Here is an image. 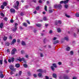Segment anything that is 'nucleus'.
<instances>
[{
    "mask_svg": "<svg viewBox=\"0 0 79 79\" xmlns=\"http://www.w3.org/2000/svg\"><path fill=\"white\" fill-rule=\"evenodd\" d=\"M52 66H51V69L52 70V71H55V68H57V65H56V64H55V63H53L52 64Z\"/></svg>",
    "mask_w": 79,
    "mask_h": 79,
    "instance_id": "f257e3e1",
    "label": "nucleus"
},
{
    "mask_svg": "<svg viewBox=\"0 0 79 79\" xmlns=\"http://www.w3.org/2000/svg\"><path fill=\"white\" fill-rule=\"evenodd\" d=\"M19 2L17 1L16 4H15L14 5V7L15 9H18V6H19Z\"/></svg>",
    "mask_w": 79,
    "mask_h": 79,
    "instance_id": "f03ea898",
    "label": "nucleus"
},
{
    "mask_svg": "<svg viewBox=\"0 0 79 79\" xmlns=\"http://www.w3.org/2000/svg\"><path fill=\"white\" fill-rule=\"evenodd\" d=\"M54 8H58L59 9H61L62 8V6L61 4H55L54 5Z\"/></svg>",
    "mask_w": 79,
    "mask_h": 79,
    "instance_id": "7ed1b4c3",
    "label": "nucleus"
},
{
    "mask_svg": "<svg viewBox=\"0 0 79 79\" xmlns=\"http://www.w3.org/2000/svg\"><path fill=\"white\" fill-rule=\"evenodd\" d=\"M68 2H69V0H66L64 1H62L60 2V3L61 4L64 3V4H66L68 3Z\"/></svg>",
    "mask_w": 79,
    "mask_h": 79,
    "instance_id": "20e7f679",
    "label": "nucleus"
},
{
    "mask_svg": "<svg viewBox=\"0 0 79 79\" xmlns=\"http://www.w3.org/2000/svg\"><path fill=\"white\" fill-rule=\"evenodd\" d=\"M18 23H15V28L13 29L12 31H14V32H15L16 31V30H17V28H18V27H17V26H18Z\"/></svg>",
    "mask_w": 79,
    "mask_h": 79,
    "instance_id": "39448f33",
    "label": "nucleus"
},
{
    "mask_svg": "<svg viewBox=\"0 0 79 79\" xmlns=\"http://www.w3.org/2000/svg\"><path fill=\"white\" fill-rule=\"evenodd\" d=\"M17 60H18L19 61H20V62H21L22 61H24V58L22 57V59L20 58V57H19V58H17Z\"/></svg>",
    "mask_w": 79,
    "mask_h": 79,
    "instance_id": "423d86ee",
    "label": "nucleus"
},
{
    "mask_svg": "<svg viewBox=\"0 0 79 79\" xmlns=\"http://www.w3.org/2000/svg\"><path fill=\"white\" fill-rule=\"evenodd\" d=\"M16 51V49L14 48L11 52V54L12 55H14L15 53V52Z\"/></svg>",
    "mask_w": 79,
    "mask_h": 79,
    "instance_id": "0eeeda50",
    "label": "nucleus"
},
{
    "mask_svg": "<svg viewBox=\"0 0 79 79\" xmlns=\"http://www.w3.org/2000/svg\"><path fill=\"white\" fill-rule=\"evenodd\" d=\"M16 41V40H15V39H14L12 40V42L11 43V45H14V44L15 43Z\"/></svg>",
    "mask_w": 79,
    "mask_h": 79,
    "instance_id": "6e6552de",
    "label": "nucleus"
},
{
    "mask_svg": "<svg viewBox=\"0 0 79 79\" xmlns=\"http://www.w3.org/2000/svg\"><path fill=\"white\" fill-rule=\"evenodd\" d=\"M10 10V12L11 13H14L15 12V10L13 9H11Z\"/></svg>",
    "mask_w": 79,
    "mask_h": 79,
    "instance_id": "1a4fd4ad",
    "label": "nucleus"
},
{
    "mask_svg": "<svg viewBox=\"0 0 79 79\" xmlns=\"http://www.w3.org/2000/svg\"><path fill=\"white\" fill-rule=\"evenodd\" d=\"M38 76L40 77H41L43 76H42V74L41 73H39L38 74Z\"/></svg>",
    "mask_w": 79,
    "mask_h": 79,
    "instance_id": "9d476101",
    "label": "nucleus"
},
{
    "mask_svg": "<svg viewBox=\"0 0 79 79\" xmlns=\"http://www.w3.org/2000/svg\"><path fill=\"white\" fill-rule=\"evenodd\" d=\"M22 45L25 46L26 45V43H25V42L23 41H22Z\"/></svg>",
    "mask_w": 79,
    "mask_h": 79,
    "instance_id": "9b49d317",
    "label": "nucleus"
},
{
    "mask_svg": "<svg viewBox=\"0 0 79 79\" xmlns=\"http://www.w3.org/2000/svg\"><path fill=\"white\" fill-rule=\"evenodd\" d=\"M36 25L37 27H41V26H42V24L40 23L37 24Z\"/></svg>",
    "mask_w": 79,
    "mask_h": 79,
    "instance_id": "f8f14e48",
    "label": "nucleus"
},
{
    "mask_svg": "<svg viewBox=\"0 0 79 79\" xmlns=\"http://www.w3.org/2000/svg\"><path fill=\"white\" fill-rule=\"evenodd\" d=\"M38 72H40V73H42V69H39L37 70Z\"/></svg>",
    "mask_w": 79,
    "mask_h": 79,
    "instance_id": "ddd939ff",
    "label": "nucleus"
},
{
    "mask_svg": "<svg viewBox=\"0 0 79 79\" xmlns=\"http://www.w3.org/2000/svg\"><path fill=\"white\" fill-rule=\"evenodd\" d=\"M3 5L5 6H7V3L6 2H4L3 3Z\"/></svg>",
    "mask_w": 79,
    "mask_h": 79,
    "instance_id": "4468645a",
    "label": "nucleus"
},
{
    "mask_svg": "<svg viewBox=\"0 0 79 79\" xmlns=\"http://www.w3.org/2000/svg\"><path fill=\"white\" fill-rule=\"evenodd\" d=\"M20 66V64H15V67L17 68H19Z\"/></svg>",
    "mask_w": 79,
    "mask_h": 79,
    "instance_id": "2eb2a0df",
    "label": "nucleus"
},
{
    "mask_svg": "<svg viewBox=\"0 0 79 79\" xmlns=\"http://www.w3.org/2000/svg\"><path fill=\"white\" fill-rule=\"evenodd\" d=\"M53 76L54 78H56L57 76L56 74L55 73H53Z\"/></svg>",
    "mask_w": 79,
    "mask_h": 79,
    "instance_id": "dca6fc26",
    "label": "nucleus"
},
{
    "mask_svg": "<svg viewBox=\"0 0 79 79\" xmlns=\"http://www.w3.org/2000/svg\"><path fill=\"white\" fill-rule=\"evenodd\" d=\"M3 23H1V24H0V28H2V27H3Z\"/></svg>",
    "mask_w": 79,
    "mask_h": 79,
    "instance_id": "f3484780",
    "label": "nucleus"
},
{
    "mask_svg": "<svg viewBox=\"0 0 79 79\" xmlns=\"http://www.w3.org/2000/svg\"><path fill=\"white\" fill-rule=\"evenodd\" d=\"M59 42V41L58 40H56L55 41H54L53 44H57V43H58Z\"/></svg>",
    "mask_w": 79,
    "mask_h": 79,
    "instance_id": "a211bd4d",
    "label": "nucleus"
},
{
    "mask_svg": "<svg viewBox=\"0 0 79 79\" xmlns=\"http://www.w3.org/2000/svg\"><path fill=\"white\" fill-rule=\"evenodd\" d=\"M4 77V76H3V74H1L0 75V77L1 78H3V77Z\"/></svg>",
    "mask_w": 79,
    "mask_h": 79,
    "instance_id": "6ab92c4d",
    "label": "nucleus"
},
{
    "mask_svg": "<svg viewBox=\"0 0 79 79\" xmlns=\"http://www.w3.org/2000/svg\"><path fill=\"white\" fill-rule=\"evenodd\" d=\"M25 15V13L24 12H22L20 14L21 16H24Z\"/></svg>",
    "mask_w": 79,
    "mask_h": 79,
    "instance_id": "aec40b11",
    "label": "nucleus"
},
{
    "mask_svg": "<svg viewBox=\"0 0 79 79\" xmlns=\"http://www.w3.org/2000/svg\"><path fill=\"white\" fill-rule=\"evenodd\" d=\"M64 39L66 40H67V41H68L69 40V39L68 38V37H65Z\"/></svg>",
    "mask_w": 79,
    "mask_h": 79,
    "instance_id": "412c9836",
    "label": "nucleus"
},
{
    "mask_svg": "<svg viewBox=\"0 0 79 79\" xmlns=\"http://www.w3.org/2000/svg\"><path fill=\"white\" fill-rule=\"evenodd\" d=\"M54 11V10H53L50 9L49 10V13H52Z\"/></svg>",
    "mask_w": 79,
    "mask_h": 79,
    "instance_id": "4be33fe9",
    "label": "nucleus"
},
{
    "mask_svg": "<svg viewBox=\"0 0 79 79\" xmlns=\"http://www.w3.org/2000/svg\"><path fill=\"white\" fill-rule=\"evenodd\" d=\"M66 50L67 51H69L70 50V47H68L66 48Z\"/></svg>",
    "mask_w": 79,
    "mask_h": 79,
    "instance_id": "5701e85b",
    "label": "nucleus"
},
{
    "mask_svg": "<svg viewBox=\"0 0 79 79\" xmlns=\"http://www.w3.org/2000/svg\"><path fill=\"white\" fill-rule=\"evenodd\" d=\"M57 31L58 32H61V30L60 28H59L57 29Z\"/></svg>",
    "mask_w": 79,
    "mask_h": 79,
    "instance_id": "b1692460",
    "label": "nucleus"
},
{
    "mask_svg": "<svg viewBox=\"0 0 79 79\" xmlns=\"http://www.w3.org/2000/svg\"><path fill=\"white\" fill-rule=\"evenodd\" d=\"M15 60V59L13 57H12L11 58V61L13 63Z\"/></svg>",
    "mask_w": 79,
    "mask_h": 79,
    "instance_id": "393cba45",
    "label": "nucleus"
},
{
    "mask_svg": "<svg viewBox=\"0 0 79 79\" xmlns=\"http://www.w3.org/2000/svg\"><path fill=\"white\" fill-rule=\"evenodd\" d=\"M22 74V71H20L19 73V76H21Z\"/></svg>",
    "mask_w": 79,
    "mask_h": 79,
    "instance_id": "a878e982",
    "label": "nucleus"
},
{
    "mask_svg": "<svg viewBox=\"0 0 79 79\" xmlns=\"http://www.w3.org/2000/svg\"><path fill=\"white\" fill-rule=\"evenodd\" d=\"M75 15L76 17H79V13H77Z\"/></svg>",
    "mask_w": 79,
    "mask_h": 79,
    "instance_id": "bb28decb",
    "label": "nucleus"
},
{
    "mask_svg": "<svg viewBox=\"0 0 79 79\" xmlns=\"http://www.w3.org/2000/svg\"><path fill=\"white\" fill-rule=\"evenodd\" d=\"M44 10L46 11H47V7L46 6H45L44 7Z\"/></svg>",
    "mask_w": 79,
    "mask_h": 79,
    "instance_id": "cd10ccee",
    "label": "nucleus"
},
{
    "mask_svg": "<svg viewBox=\"0 0 79 79\" xmlns=\"http://www.w3.org/2000/svg\"><path fill=\"white\" fill-rule=\"evenodd\" d=\"M44 21H47V20H48V19L47 18V17H45L44 18Z\"/></svg>",
    "mask_w": 79,
    "mask_h": 79,
    "instance_id": "c85d7f7f",
    "label": "nucleus"
},
{
    "mask_svg": "<svg viewBox=\"0 0 79 79\" xmlns=\"http://www.w3.org/2000/svg\"><path fill=\"white\" fill-rule=\"evenodd\" d=\"M23 66L24 68H27V65L26 64H24Z\"/></svg>",
    "mask_w": 79,
    "mask_h": 79,
    "instance_id": "c756f323",
    "label": "nucleus"
},
{
    "mask_svg": "<svg viewBox=\"0 0 79 79\" xmlns=\"http://www.w3.org/2000/svg\"><path fill=\"white\" fill-rule=\"evenodd\" d=\"M4 8H5V6L4 5H2L1 6V9H4Z\"/></svg>",
    "mask_w": 79,
    "mask_h": 79,
    "instance_id": "7c9ffc66",
    "label": "nucleus"
},
{
    "mask_svg": "<svg viewBox=\"0 0 79 79\" xmlns=\"http://www.w3.org/2000/svg\"><path fill=\"white\" fill-rule=\"evenodd\" d=\"M7 19H8L6 17H5L4 18V20L5 21H7Z\"/></svg>",
    "mask_w": 79,
    "mask_h": 79,
    "instance_id": "2f4dec72",
    "label": "nucleus"
},
{
    "mask_svg": "<svg viewBox=\"0 0 79 79\" xmlns=\"http://www.w3.org/2000/svg\"><path fill=\"white\" fill-rule=\"evenodd\" d=\"M7 39V37L5 36L3 38L4 40H6Z\"/></svg>",
    "mask_w": 79,
    "mask_h": 79,
    "instance_id": "473e14b6",
    "label": "nucleus"
},
{
    "mask_svg": "<svg viewBox=\"0 0 79 79\" xmlns=\"http://www.w3.org/2000/svg\"><path fill=\"white\" fill-rule=\"evenodd\" d=\"M23 25L25 27H27V24L25 23H23Z\"/></svg>",
    "mask_w": 79,
    "mask_h": 79,
    "instance_id": "72a5a7b5",
    "label": "nucleus"
},
{
    "mask_svg": "<svg viewBox=\"0 0 79 79\" xmlns=\"http://www.w3.org/2000/svg\"><path fill=\"white\" fill-rule=\"evenodd\" d=\"M64 79H68V77L67 76H65L64 77Z\"/></svg>",
    "mask_w": 79,
    "mask_h": 79,
    "instance_id": "f704fd0d",
    "label": "nucleus"
},
{
    "mask_svg": "<svg viewBox=\"0 0 79 79\" xmlns=\"http://www.w3.org/2000/svg\"><path fill=\"white\" fill-rule=\"evenodd\" d=\"M3 60H0V64L2 65V64H3Z\"/></svg>",
    "mask_w": 79,
    "mask_h": 79,
    "instance_id": "c9c22d12",
    "label": "nucleus"
},
{
    "mask_svg": "<svg viewBox=\"0 0 79 79\" xmlns=\"http://www.w3.org/2000/svg\"><path fill=\"white\" fill-rule=\"evenodd\" d=\"M70 53L71 55H73L74 53V52L73 51H70Z\"/></svg>",
    "mask_w": 79,
    "mask_h": 79,
    "instance_id": "e433bc0d",
    "label": "nucleus"
},
{
    "mask_svg": "<svg viewBox=\"0 0 79 79\" xmlns=\"http://www.w3.org/2000/svg\"><path fill=\"white\" fill-rule=\"evenodd\" d=\"M56 22L58 23H59V24H61V22L60 21H57Z\"/></svg>",
    "mask_w": 79,
    "mask_h": 79,
    "instance_id": "4c0bfd02",
    "label": "nucleus"
},
{
    "mask_svg": "<svg viewBox=\"0 0 79 79\" xmlns=\"http://www.w3.org/2000/svg\"><path fill=\"white\" fill-rule=\"evenodd\" d=\"M39 8H40V7H39V6H38L36 8V10H39Z\"/></svg>",
    "mask_w": 79,
    "mask_h": 79,
    "instance_id": "58836bf2",
    "label": "nucleus"
},
{
    "mask_svg": "<svg viewBox=\"0 0 79 79\" xmlns=\"http://www.w3.org/2000/svg\"><path fill=\"white\" fill-rule=\"evenodd\" d=\"M65 16H66V17H67V18H70V16L68 15L65 14Z\"/></svg>",
    "mask_w": 79,
    "mask_h": 79,
    "instance_id": "ea45409f",
    "label": "nucleus"
},
{
    "mask_svg": "<svg viewBox=\"0 0 79 79\" xmlns=\"http://www.w3.org/2000/svg\"><path fill=\"white\" fill-rule=\"evenodd\" d=\"M4 62L6 63V64L7 63V61H6V59H5L4 60Z\"/></svg>",
    "mask_w": 79,
    "mask_h": 79,
    "instance_id": "a19ab883",
    "label": "nucleus"
},
{
    "mask_svg": "<svg viewBox=\"0 0 79 79\" xmlns=\"http://www.w3.org/2000/svg\"><path fill=\"white\" fill-rule=\"evenodd\" d=\"M28 75V76H30L31 75V73H30V72H27Z\"/></svg>",
    "mask_w": 79,
    "mask_h": 79,
    "instance_id": "79ce46f5",
    "label": "nucleus"
},
{
    "mask_svg": "<svg viewBox=\"0 0 79 79\" xmlns=\"http://www.w3.org/2000/svg\"><path fill=\"white\" fill-rule=\"evenodd\" d=\"M40 55L41 57H43V56H44V55H43V54L42 53H41L40 54Z\"/></svg>",
    "mask_w": 79,
    "mask_h": 79,
    "instance_id": "37998d69",
    "label": "nucleus"
},
{
    "mask_svg": "<svg viewBox=\"0 0 79 79\" xmlns=\"http://www.w3.org/2000/svg\"><path fill=\"white\" fill-rule=\"evenodd\" d=\"M45 77L46 79H49V77L48 76H45Z\"/></svg>",
    "mask_w": 79,
    "mask_h": 79,
    "instance_id": "c03bdc74",
    "label": "nucleus"
},
{
    "mask_svg": "<svg viewBox=\"0 0 79 79\" xmlns=\"http://www.w3.org/2000/svg\"><path fill=\"white\" fill-rule=\"evenodd\" d=\"M6 52L7 53H10V51L9 49L7 50Z\"/></svg>",
    "mask_w": 79,
    "mask_h": 79,
    "instance_id": "a18cd8bd",
    "label": "nucleus"
},
{
    "mask_svg": "<svg viewBox=\"0 0 79 79\" xmlns=\"http://www.w3.org/2000/svg\"><path fill=\"white\" fill-rule=\"evenodd\" d=\"M58 64L59 65H61L62 63H61V62H59L58 63Z\"/></svg>",
    "mask_w": 79,
    "mask_h": 79,
    "instance_id": "49530a36",
    "label": "nucleus"
},
{
    "mask_svg": "<svg viewBox=\"0 0 79 79\" xmlns=\"http://www.w3.org/2000/svg\"><path fill=\"white\" fill-rule=\"evenodd\" d=\"M1 15L2 16H4V14H3V13H1Z\"/></svg>",
    "mask_w": 79,
    "mask_h": 79,
    "instance_id": "de8ad7c7",
    "label": "nucleus"
},
{
    "mask_svg": "<svg viewBox=\"0 0 79 79\" xmlns=\"http://www.w3.org/2000/svg\"><path fill=\"white\" fill-rule=\"evenodd\" d=\"M33 76L35 77H37V75L36 74H34Z\"/></svg>",
    "mask_w": 79,
    "mask_h": 79,
    "instance_id": "09e8293b",
    "label": "nucleus"
},
{
    "mask_svg": "<svg viewBox=\"0 0 79 79\" xmlns=\"http://www.w3.org/2000/svg\"><path fill=\"white\" fill-rule=\"evenodd\" d=\"M21 53L22 54H24V51H21Z\"/></svg>",
    "mask_w": 79,
    "mask_h": 79,
    "instance_id": "8fccbe9b",
    "label": "nucleus"
},
{
    "mask_svg": "<svg viewBox=\"0 0 79 79\" xmlns=\"http://www.w3.org/2000/svg\"><path fill=\"white\" fill-rule=\"evenodd\" d=\"M52 32H53V31H52V30H50L49 31L50 34H52Z\"/></svg>",
    "mask_w": 79,
    "mask_h": 79,
    "instance_id": "3c124183",
    "label": "nucleus"
},
{
    "mask_svg": "<svg viewBox=\"0 0 79 79\" xmlns=\"http://www.w3.org/2000/svg\"><path fill=\"white\" fill-rule=\"evenodd\" d=\"M8 61L9 63H11V60L10 59H8Z\"/></svg>",
    "mask_w": 79,
    "mask_h": 79,
    "instance_id": "603ef678",
    "label": "nucleus"
},
{
    "mask_svg": "<svg viewBox=\"0 0 79 79\" xmlns=\"http://www.w3.org/2000/svg\"><path fill=\"white\" fill-rule=\"evenodd\" d=\"M68 6V5H65V8H67Z\"/></svg>",
    "mask_w": 79,
    "mask_h": 79,
    "instance_id": "864d4df0",
    "label": "nucleus"
},
{
    "mask_svg": "<svg viewBox=\"0 0 79 79\" xmlns=\"http://www.w3.org/2000/svg\"><path fill=\"white\" fill-rule=\"evenodd\" d=\"M9 39L10 40H11L12 39H13V38H12V36H10L9 37Z\"/></svg>",
    "mask_w": 79,
    "mask_h": 79,
    "instance_id": "5fc2aeb1",
    "label": "nucleus"
},
{
    "mask_svg": "<svg viewBox=\"0 0 79 79\" xmlns=\"http://www.w3.org/2000/svg\"><path fill=\"white\" fill-rule=\"evenodd\" d=\"M25 57L26 58H29V56H28V55H26L25 56Z\"/></svg>",
    "mask_w": 79,
    "mask_h": 79,
    "instance_id": "6e6d98bb",
    "label": "nucleus"
},
{
    "mask_svg": "<svg viewBox=\"0 0 79 79\" xmlns=\"http://www.w3.org/2000/svg\"><path fill=\"white\" fill-rule=\"evenodd\" d=\"M17 42L18 43H20V40L19 39H18L17 41Z\"/></svg>",
    "mask_w": 79,
    "mask_h": 79,
    "instance_id": "4d7b16f0",
    "label": "nucleus"
},
{
    "mask_svg": "<svg viewBox=\"0 0 79 79\" xmlns=\"http://www.w3.org/2000/svg\"><path fill=\"white\" fill-rule=\"evenodd\" d=\"M10 69L11 70H12V71L14 70V68H10Z\"/></svg>",
    "mask_w": 79,
    "mask_h": 79,
    "instance_id": "13d9d810",
    "label": "nucleus"
},
{
    "mask_svg": "<svg viewBox=\"0 0 79 79\" xmlns=\"http://www.w3.org/2000/svg\"><path fill=\"white\" fill-rule=\"evenodd\" d=\"M10 22L11 23H13V20L12 19L11 20H10Z\"/></svg>",
    "mask_w": 79,
    "mask_h": 79,
    "instance_id": "bf43d9fd",
    "label": "nucleus"
},
{
    "mask_svg": "<svg viewBox=\"0 0 79 79\" xmlns=\"http://www.w3.org/2000/svg\"><path fill=\"white\" fill-rule=\"evenodd\" d=\"M39 3H42V1L40 0L39 1Z\"/></svg>",
    "mask_w": 79,
    "mask_h": 79,
    "instance_id": "052dcab7",
    "label": "nucleus"
},
{
    "mask_svg": "<svg viewBox=\"0 0 79 79\" xmlns=\"http://www.w3.org/2000/svg\"><path fill=\"white\" fill-rule=\"evenodd\" d=\"M53 40H56V37H54L53 38Z\"/></svg>",
    "mask_w": 79,
    "mask_h": 79,
    "instance_id": "680f3d73",
    "label": "nucleus"
},
{
    "mask_svg": "<svg viewBox=\"0 0 79 79\" xmlns=\"http://www.w3.org/2000/svg\"><path fill=\"white\" fill-rule=\"evenodd\" d=\"M27 22L29 24H30V22L28 20H27Z\"/></svg>",
    "mask_w": 79,
    "mask_h": 79,
    "instance_id": "e2e57ef3",
    "label": "nucleus"
},
{
    "mask_svg": "<svg viewBox=\"0 0 79 79\" xmlns=\"http://www.w3.org/2000/svg\"><path fill=\"white\" fill-rule=\"evenodd\" d=\"M34 14H36L37 13V11L35 10V11L34 12Z\"/></svg>",
    "mask_w": 79,
    "mask_h": 79,
    "instance_id": "0e129e2a",
    "label": "nucleus"
},
{
    "mask_svg": "<svg viewBox=\"0 0 79 79\" xmlns=\"http://www.w3.org/2000/svg\"><path fill=\"white\" fill-rule=\"evenodd\" d=\"M10 74H11V75L13 74V73L12 72H10Z\"/></svg>",
    "mask_w": 79,
    "mask_h": 79,
    "instance_id": "69168bd1",
    "label": "nucleus"
},
{
    "mask_svg": "<svg viewBox=\"0 0 79 79\" xmlns=\"http://www.w3.org/2000/svg\"><path fill=\"white\" fill-rule=\"evenodd\" d=\"M45 40H46V39H44V43H45Z\"/></svg>",
    "mask_w": 79,
    "mask_h": 79,
    "instance_id": "338daca9",
    "label": "nucleus"
},
{
    "mask_svg": "<svg viewBox=\"0 0 79 79\" xmlns=\"http://www.w3.org/2000/svg\"><path fill=\"white\" fill-rule=\"evenodd\" d=\"M73 79H77V78L76 77H73Z\"/></svg>",
    "mask_w": 79,
    "mask_h": 79,
    "instance_id": "774afa93",
    "label": "nucleus"
}]
</instances>
